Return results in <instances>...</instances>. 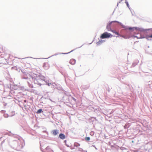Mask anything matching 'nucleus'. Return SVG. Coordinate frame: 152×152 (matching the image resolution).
I'll use <instances>...</instances> for the list:
<instances>
[{
  "label": "nucleus",
  "mask_w": 152,
  "mask_h": 152,
  "mask_svg": "<svg viewBox=\"0 0 152 152\" xmlns=\"http://www.w3.org/2000/svg\"><path fill=\"white\" fill-rule=\"evenodd\" d=\"M113 37V35L107 32H105L102 34L100 37L101 39L108 38Z\"/></svg>",
  "instance_id": "obj_1"
},
{
  "label": "nucleus",
  "mask_w": 152,
  "mask_h": 152,
  "mask_svg": "<svg viewBox=\"0 0 152 152\" xmlns=\"http://www.w3.org/2000/svg\"><path fill=\"white\" fill-rule=\"evenodd\" d=\"M43 67L45 69H47L48 68V64L47 63H45L43 64Z\"/></svg>",
  "instance_id": "obj_2"
},
{
  "label": "nucleus",
  "mask_w": 152,
  "mask_h": 152,
  "mask_svg": "<svg viewBox=\"0 0 152 152\" xmlns=\"http://www.w3.org/2000/svg\"><path fill=\"white\" fill-rule=\"evenodd\" d=\"M52 133L53 135H56L58 133V131L57 130H54L52 131Z\"/></svg>",
  "instance_id": "obj_3"
},
{
  "label": "nucleus",
  "mask_w": 152,
  "mask_h": 152,
  "mask_svg": "<svg viewBox=\"0 0 152 152\" xmlns=\"http://www.w3.org/2000/svg\"><path fill=\"white\" fill-rule=\"evenodd\" d=\"M69 63L72 65H74L76 63L75 60L74 59H72L70 60Z\"/></svg>",
  "instance_id": "obj_4"
},
{
  "label": "nucleus",
  "mask_w": 152,
  "mask_h": 152,
  "mask_svg": "<svg viewBox=\"0 0 152 152\" xmlns=\"http://www.w3.org/2000/svg\"><path fill=\"white\" fill-rule=\"evenodd\" d=\"M59 137L62 139H64L65 138V135L62 133L60 134L59 135Z\"/></svg>",
  "instance_id": "obj_5"
},
{
  "label": "nucleus",
  "mask_w": 152,
  "mask_h": 152,
  "mask_svg": "<svg viewBox=\"0 0 152 152\" xmlns=\"http://www.w3.org/2000/svg\"><path fill=\"white\" fill-rule=\"evenodd\" d=\"M112 32H113V33H115V34L118 35H119V36H121V35L117 32L116 31H113V30H112Z\"/></svg>",
  "instance_id": "obj_6"
},
{
  "label": "nucleus",
  "mask_w": 152,
  "mask_h": 152,
  "mask_svg": "<svg viewBox=\"0 0 152 152\" xmlns=\"http://www.w3.org/2000/svg\"><path fill=\"white\" fill-rule=\"evenodd\" d=\"M42 112V109H39V110H38L37 112V113H41V112Z\"/></svg>",
  "instance_id": "obj_7"
},
{
  "label": "nucleus",
  "mask_w": 152,
  "mask_h": 152,
  "mask_svg": "<svg viewBox=\"0 0 152 152\" xmlns=\"http://www.w3.org/2000/svg\"><path fill=\"white\" fill-rule=\"evenodd\" d=\"M146 37V38L148 39L149 38H152V34L150 36H147Z\"/></svg>",
  "instance_id": "obj_8"
},
{
  "label": "nucleus",
  "mask_w": 152,
  "mask_h": 152,
  "mask_svg": "<svg viewBox=\"0 0 152 152\" xmlns=\"http://www.w3.org/2000/svg\"><path fill=\"white\" fill-rule=\"evenodd\" d=\"M85 140L87 141H89L90 140V138L89 137H85Z\"/></svg>",
  "instance_id": "obj_9"
},
{
  "label": "nucleus",
  "mask_w": 152,
  "mask_h": 152,
  "mask_svg": "<svg viewBox=\"0 0 152 152\" xmlns=\"http://www.w3.org/2000/svg\"><path fill=\"white\" fill-rule=\"evenodd\" d=\"M125 3H126V5H127V7H129V4H128V3L127 1H126L125 2Z\"/></svg>",
  "instance_id": "obj_10"
},
{
  "label": "nucleus",
  "mask_w": 152,
  "mask_h": 152,
  "mask_svg": "<svg viewBox=\"0 0 152 152\" xmlns=\"http://www.w3.org/2000/svg\"><path fill=\"white\" fill-rule=\"evenodd\" d=\"M113 22H116V21H113L111 23H112Z\"/></svg>",
  "instance_id": "obj_11"
},
{
  "label": "nucleus",
  "mask_w": 152,
  "mask_h": 152,
  "mask_svg": "<svg viewBox=\"0 0 152 152\" xmlns=\"http://www.w3.org/2000/svg\"><path fill=\"white\" fill-rule=\"evenodd\" d=\"M123 0H121V1L120 2H119V3H120L121 1H123Z\"/></svg>",
  "instance_id": "obj_12"
},
{
  "label": "nucleus",
  "mask_w": 152,
  "mask_h": 152,
  "mask_svg": "<svg viewBox=\"0 0 152 152\" xmlns=\"http://www.w3.org/2000/svg\"><path fill=\"white\" fill-rule=\"evenodd\" d=\"M24 102H26V100H24Z\"/></svg>",
  "instance_id": "obj_13"
}]
</instances>
